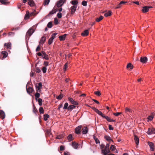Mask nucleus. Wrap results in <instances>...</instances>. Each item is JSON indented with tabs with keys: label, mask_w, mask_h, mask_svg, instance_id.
Instances as JSON below:
<instances>
[{
	"label": "nucleus",
	"mask_w": 155,
	"mask_h": 155,
	"mask_svg": "<svg viewBox=\"0 0 155 155\" xmlns=\"http://www.w3.org/2000/svg\"><path fill=\"white\" fill-rule=\"evenodd\" d=\"M2 54H3V58H4L7 57L8 55V53L5 51H3L2 52Z\"/></svg>",
	"instance_id": "obj_24"
},
{
	"label": "nucleus",
	"mask_w": 155,
	"mask_h": 155,
	"mask_svg": "<svg viewBox=\"0 0 155 155\" xmlns=\"http://www.w3.org/2000/svg\"><path fill=\"white\" fill-rule=\"evenodd\" d=\"M65 1V0H60L58 1L56 4V6H55L52 10H62V8L60 7Z\"/></svg>",
	"instance_id": "obj_1"
},
{
	"label": "nucleus",
	"mask_w": 155,
	"mask_h": 155,
	"mask_svg": "<svg viewBox=\"0 0 155 155\" xmlns=\"http://www.w3.org/2000/svg\"><path fill=\"white\" fill-rule=\"evenodd\" d=\"M50 1V0H44V3L45 5H48Z\"/></svg>",
	"instance_id": "obj_49"
},
{
	"label": "nucleus",
	"mask_w": 155,
	"mask_h": 155,
	"mask_svg": "<svg viewBox=\"0 0 155 155\" xmlns=\"http://www.w3.org/2000/svg\"><path fill=\"white\" fill-rule=\"evenodd\" d=\"M26 89L27 93L29 94L32 93L33 91V89L31 87H29L28 88H27L26 87Z\"/></svg>",
	"instance_id": "obj_16"
},
{
	"label": "nucleus",
	"mask_w": 155,
	"mask_h": 155,
	"mask_svg": "<svg viewBox=\"0 0 155 155\" xmlns=\"http://www.w3.org/2000/svg\"><path fill=\"white\" fill-rule=\"evenodd\" d=\"M154 115V113L153 112H152L151 113V115L147 117V121H151L153 118Z\"/></svg>",
	"instance_id": "obj_10"
},
{
	"label": "nucleus",
	"mask_w": 155,
	"mask_h": 155,
	"mask_svg": "<svg viewBox=\"0 0 155 155\" xmlns=\"http://www.w3.org/2000/svg\"><path fill=\"white\" fill-rule=\"evenodd\" d=\"M109 144L107 143L105 148L102 150V152L104 155H107V154L110 152L109 149Z\"/></svg>",
	"instance_id": "obj_2"
},
{
	"label": "nucleus",
	"mask_w": 155,
	"mask_h": 155,
	"mask_svg": "<svg viewBox=\"0 0 155 155\" xmlns=\"http://www.w3.org/2000/svg\"><path fill=\"white\" fill-rule=\"evenodd\" d=\"M42 70L43 73H45L47 71V68L46 67H44L42 68Z\"/></svg>",
	"instance_id": "obj_47"
},
{
	"label": "nucleus",
	"mask_w": 155,
	"mask_h": 155,
	"mask_svg": "<svg viewBox=\"0 0 155 155\" xmlns=\"http://www.w3.org/2000/svg\"><path fill=\"white\" fill-rule=\"evenodd\" d=\"M95 140V141L96 143L97 144L100 143V141L98 139H96V140Z\"/></svg>",
	"instance_id": "obj_63"
},
{
	"label": "nucleus",
	"mask_w": 155,
	"mask_h": 155,
	"mask_svg": "<svg viewBox=\"0 0 155 155\" xmlns=\"http://www.w3.org/2000/svg\"><path fill=\"white\" fill-rule=\"evenodd\" d=\"M68 103H65L64 104V106L63 109H68Z\"/></svg>",
	"instance_id": "obj_38"
},
{
	"label": "nucleus",
	"mask_w": 155,
	"mask_h": 155,
	"mask_svg": "<svg viewBox=\"0 0 155 155\" xmlns=\"http://www.w3.org/2000/svg\"><path fill=\"white\" fill-rule=\"evenodd\" d=\"M44 65L45 66V67H47L48 65V62L47 61H45L44 63Z\"/></svg>",
	"instance_id": "obj_54"
},
{
	"label": "nucleus",
	"mask_w": 155,
	"mask_h": 155,
	"mask_svg": "<svg viewBox=\"0 0 155 155\" xmlns=\"http://www.w3.org/2000/svg\"><path fill=\"white\" fill-rule=\"evenodd\" d=\"M58 23L59 22L58 19L57 18H54V24L56 25H57L58 24Z\"/></svg>",
	"instance_id": "obj_46"
},
{
	"label": "nucleus",
	"mask_w": 155,
	"mask_h": 155,
	"mask_svg": "<svg viewBox=\"0 0 155 155\" xmlns=\"http://www.w3.org/2000/svg\"><path fill=\"white\" fill-rule=\"evenodd\" d=\"M94 94L98 96H100L101 95V93L99 91H95L94 92Z\"/></svg>",
	"instance_id": "obj_42"
},
{
	"label": "nucleus",
	"mask_w": 155,
	"mask_h": 155,
	"mask_svg": "<svg viewBox=\"0 0 155 155\" xmlns=\"http://www.w3.org/2000/svg\"><path fill=\"white\" fill-rule=\"evenodd\" d=\"M68 99L69 101L71 103V104H73L74 105H78V103L77 101H74L73 98L69 97L68 98Z\"/></svg>",
	"instance_id": "obj_5"
},
{
	"label": "nucleus",
	"mask_w": 155,
	"mask_h": 155,
	"mask_svg": "<svg viewBox=\"0 0 155 155\" xmlns=\"http://www.w3.org/2000/svg\"><path fill=\"white\" fill-rule=\"evenodd\" d=\"M110 150L113 151L116 149V147L114 145H112L110 147Z\"/></svg>",
	"instance_id": "obj_44"
},
{
	"label": "nucleus",
	"mask_w": 155,
	"mask_h": 155,
	"mask_svg": "<svg viewBox=\"0 0 155 155\" xmlns=\"http://www.w3.org/2000/svg\"><path fill=\"white\" fill-rule=\"evenodd\" d=\"M41 72V70L39 68L37 67L36 68V72L37 73H39Z\"/></svg>",
	"instance_id": "obj_56"
},
{
	"label": "nucleus",
	"mask_w": 155,
	"mask_h": 155,
	"mask_svg": "<svg viewBox=\"0 0 155 155\" xmlns=\"http://www.w3.org/2000/svg\"><path fill=\"white\" fill-rule=\"evenodd\" d=\"M88 30H85L83 32L81 33V35L82 36H87L88 35Z\"/></svg>",
	"instance_id": "obj_23"
},
{
	"label": "nucleus",
	"mask_w": 155,
	"mask_h": 155,
	"mask_svg": "<svg viewBox=\"0 0 155 155\" xmlns=\"http://www.w3.org/2000/svg\"><path fill=\"white\" fill-rule=\"evenodd\" d=\"M28 3L31 6H33L34 5V3L33 1L29 0L28 2Z\"/></svg>",
	"instance_id": "obj_36"
},
{
	"label": "nucleus",
	"mask_w": 155,
	"mask_h": 155,
	"mask_svg": "<svg viewBox=\"0 0 155 155\" xmlns=\"http://www.w3.org/2000/svg\"><path fill=\"white\" fill-rule=\"evenodd\" d=\"M152 131L151 128H149L147 133L149 135H151L152 134Z\"/></svg>",
	"instance_id": "obj_43"
},
{
	"label": "nucleus",
	"mask_w": 155,
	"mask_h": 155,
	"mask_svg": "<svg viewBox=\"0 0 155 155\" xmlns=\"http://www.w3.org/2000/svg\"><path fill=\"white\" fill-rule=\"evenodd\" d=\"M68 63H66L64 65V67L63 68V70L64 71H66V70L67 68H68Z\"/></svg>",
	"instance_id": "obj_41"
},
{
	"label": "nucleus",
	"mask_w": 155,
	"mask_h": 155,
	"mask_svg": "<svg viewBox=\"0 0 155 155\" xmlns=\"http://www.w3.org/2000/svg\"><path fill=\"white\" fill-rule=\"evenodd\" d=\"M88 129L86 127H85L83 128L82 133L83 134H86L88 132Z\"/></svg>",
	"instance_id": "obj_13"
},
{
	"label": "nucleus",
	"mask_w": 155,
	"mask_h": 155,
	"mask_svg": "<svg viewBox=\"0 0 155 155\" xmlns=\"http://www.w3.org/2000/svg\"><path fill=\"white\" fill-rule=\"evenodd\" d=\"M62 137L63 136L62 135H58L56 137V138L57 139H61L62 138Z\"/></svg>",
	"instance_id": "obj_57"
},
{
	"label": "nucleus",
	"mask_w": 155,
	"mask_h": 155,
	"mask_svg": "<svg viewBox=\"0 0 155 155\" xmlns=\"http://www.w3.org/2000/svg\"><path fill=\"white\" fill-rule=\"evenodd\" d=\"M125 111L126 112H131V110L127 107H126L125 108Z\"/></svg>",
	"instance_id": "obj_51"
},
{
	"label": "nucleus",
	"mask_w": 155,
	"mask_h": 155,
	"mask_svg": "<svg viewBox=\"0 0 155 155\" xmlns=\"http://www.w3.org/2000/svg\"><path fill=\"white\" fill-rule=\"evenodd\" d=\"M42 87V83L41 82H39L38 83V85L37 86H36V90L37 91L38 90L40 91V89Z\"/></svg>",
	"instance_id": "obj_18"
},
{
	"label": "nucleus",
	"mask_w": 155,
	"mask_h": 155,
	"mask_svg": "<svg viewBox=\"0 0 155 155\" xmlns=\"http://www.w3.org/2000/svg\"><path fill=\"white\" fill-rule=\"evenodd\" d=\"M153 8L152 6H145L143 7V8L142 10H148L149 9L151 8Z\"/></svg>",
	"instance_id": "obj_34"
},
{
	"label": "nucleus",
	"mask_w": 155,
	"mask_h": 155,
	"mask_svg": "<svg viewBox=\"0 0 155 155\" xmlns=\"http://www.w3.org/2000/svg\"><path fill=\"white\" fill-rule=\"evenodd\" d=\"M134 140H135L136 144L138 145L139 143V139L138 137L136 135H134Z\"/></svg>",
	"instance_id": "obj_19"
},
{
	"label": "nucleus",
	"mask_w": 155,
	"mask_h": 155,
	"mask_svg": "<svg viewBox=\"0 0 155 155\" xmlns=\"http://www.w3.org/2000/svg\"><path fill=\"white\" fill-rule=\"evenodd\" d=\"M52 24L51 22H49L47 25V27L49 28H51L52 27Z\"/></svg>",
	"instance_id": "obj_39"
},
{
	"label": "nucleus",
	"mask_w": 155,
	"mask_h": 155,
	"mask_svg": "<svg viewBox=\"0 0 155 155\" xmlns=\"http://www.w3.org/2000/svg\"><path fill=\"white\" fill-rule=\"evenodd\" d=\"M68 139L69 141H71L73 140V137L71 134H70L68 136Z\"/></svg>",
	"instance_id": "obj_33"
},
{
	"label": "nucleus",
	"mask_w": 155,
	"mask_h": 155,
	"mask_svg": "<svg viewBox=\"0 0 155 155\" xmlns=\"http://www.w3.org/2000/svg\"><path fill=\"white\" fill-rule=\"evenodd\" d=\"M40 94L38 92L36 93L35 95V99H37L38 98H39L40 97Z\"/></svg>",
	"instance_id": "obj_45"
},
{
	"label": "nucleus",
	"mask_w": 155,
	"mask_h": 155,
	"mask_svg": "<svg viewBox=\"0 0 155 155\" xmlns=\"http://www.w3.org/2000/svg\"><path fill=\"white\" fill-rule=\"evenodd\" d=\"M147 143L150 147V150L152 151H154V148L153 143L152 142L149 141Z\"/></svg>",
	"instance_id": "obj_8"
},
{
	"label": "nucleus",
	"mask_w": 155,
	"mask_h": 155,
	"mask_svg": "<svg viewBox=\"0 0 155 155\" xmlns=\"http://www.w3.org/2000/svg\"><path fill=\"white\" fill-rule=\"evenodd\" d=\"M121 113H122L121 112H117L116 113H114L113 114L115 116H118Z\"/></svg>",
	"instance_id": "obj_55"
},
{
	"label": "nucleus",
	"mask_w": 155,
	"mask_h": 155,
	"mask_svg": "<svg viewBox=\"0 0 155 155\" xmlns=\"http://www.w3.org/2000/svg\"><path fill=\"white\" fill-rule=\"evenodd\" d=\"M38 104L40 106H41L42 104V100L41 98H38Z\"/></svg>",
	"instance_id": "obj_37"
},
{
	"label": "nucleus",
	"mask_w": 155,
	"mask_h": 155,
	"mask_svg": "<svg viewBox=\"0 0 155 155\" xmlns=\"http://www.w3.org/2000/svg\"><path fill=\"white\" fill-rule=\"evenodd\" d=\"M81 126L79 125L76 127L75 130V133L77 134H79L81 132Z\"/></svg>",
	"instance_id": "obj_6"
},
{
	"label": "nucleus",
	"mask_w": 155,
	"mask_h": 155,
	"mask_svg": "<svg viewBox=\"0 0 155 155\" xmlns=\"http://www.w3.org/2000/svg\"><path fill=\"white\" fill-rule=\"evenodd\" d=\"M112 12L110 10H108V11L106 12L104 14V15L105 17H107L108 16H110L111 15Z\"/></svg>",
	"instance_id": "obj_21"
},
{
	"label": "nucleus",
	"mask_w": 155,
	"mask_h": 155,
	"mask_svg": "<svg viewBox=\"0 0 155 155\" xmlns=\"http://www.w3.org/2000/svg\"><path fill=\"white\" fill-rule=\"evenodd\" d=\"M140 61L141 62L145 63L147 61V58L146 57H141L140 58Z\"/></svg>",
	"instance_id": "obj_9"
},
{
	"label": "nucleus",
	"mask_w": 155,
	"mask_h": 155,
	"mask_svg": "<svg viewBox=\"0 0 155 155\" xmlns=\"http://www.w3.org/2000/svg\"><path fill=\"white\" fill-rule=\"evenodd\" d=\"M6 46L7 48L11 49V44L10 43H5L4 44V46Z\"/></svg>",
	"instance_id": "obj_25"
},
{
	"label": "nucleus",
	"mask_w": 155,
	"mask_h": 155,
	"mask_svg": "<svg viewBox=\"0 0 155 155\" xmlns=\"http://www.w3.org/2000/svg\"><path fill=\"white\" fill-rule=\"evenodd\" d=\"M5 117V114L4 112L2 110H0V117L2 119H4Z\"/></svg>",
	"instance_id": "obj_11"
},
{
	"label": "nucleus",
	"mask_w": 155,
	"mask_h": 155,
	"mask_svg": "<svg viewBox=\"0 0 155 155\" xmlns=\"http://www.w3.org/2000/svg\"><path fill=\"white\" fill-rule=\"evenodd\" d=\"M133 65H132L130 63H128L127 66V68H130L131 69H132L133 68Z\"/></svg>",
	"instance_id": "obj_31"
},
{
	"label": "nucleus",
	"mask_w": 155,
	"mask_h": 155,
	"mask_svg": "<svg viewBox=\"0 0 155 155\" xmlns=\"http://www.w3.org/2000/svg\"><path fill=\"white\" fill-rule=\"evenodd\" d=\"M56 12V10H51L50 12L46 16L47 18L50 17L52 15Z\"/></svg>",
	"instance_id": "obj_12"
},
{
	"label": "nucleus",
	"mask_w": 155,
	"mask_h": 155,
	"mask_svg": "<svg viewBox=\"0 0 155 155\" xmlns=\"http://www.w3.org/2000/svg\"><path fill=\"white\" fill-rule=\"evenodd\" d=\"M39 111L40 114L44 113V111L43 108L42 107H40L39 109Z\"/></svg>",
	"instance_id": "obj_48"
},
{
	"label": "nucleus",
	"mask_w": 155,
	"mask_h": 155,
	"mask_svg": "<svg viewBox=\"0 0 155 155\" xmlns=\"http://www.w3.org/2000/svg\"><path fill=\"white\" fill-rule=\"evenodd\" d=\"M77 5H73L71 7V10H76Z\"/></svg>",
	"instance_id": "obj_52"
},
{
	"label": "nucleus",
	"mask_w": 155,
	"mask_h": 155,
	"mask_svg": "<svg viewBox=\"0 0 155 155\" xmlns=\"http://www.w3.org/2000/svg\"><path fill=\"white\" fill-rule=\"evenodd\" d=\"M60 150H64V147L63 146H61L60 147Z\"/></svg>",
	"instance_id": "obj_59"
},
{
	"label": "nucleus",
	"mask_w": 155,
	"mask_h": 155,
	"mask_svg": "<svg viewBox=\"0 0 155 155\" xmlns=\"http://www.w3.org/2000/svg\"><path fill=\"white\" fill-rule=\"evenodd\" d=\"M72 147L75 149L78 148V143H76L75 142H73L72 143Z\"/></svg>",
	"instance_id": "obj_15"
},
{
	"label": "nucleus",
	"mask_w": 155,
	"mask_h": 155,
	"mask_svg": "<svg viewBox=\"0 0 155 155\" xmlns=\"http://www.w3.org/2000/svg\"><path fill=\"white\" fill-rule=\"evenodd\" d=\"M14 35V33L12 32H10L8 33L9 36H13Z\"/></svg>",
	"instance_id": "obj_60"
},
{
	"label": "nucleus",
	"mask_w": 155,
	"mask_h": 155,
	"mask_svg": "<svg viewBox=\"0 0 155 155\" xmlns=\"http://www.w3.org/2000/svg\"><path fill=\"white\" fill-rule=\"evenodd\" d=\"M71 2L73 5H77L78 4V2L76 0H72L71 1Z\"/></svg>",
	"instance_id": "obj_32"
},
{
	"label": "nucleus",
	"mask_w": 155,
	"mask_h": 155,
	"mask_svg": "<svg viewBox=\"0 0 155 155\" xmlns=\"http://www.w3.org/2000/svg\"><path fill=\"white\" fill-rule=\"evenodd\" d=\"M57 17L59 18H61L62 17V14L61 13L59 12H58L57 15Z\"/></svg>",
	"instance_id": "obj_50"
},
{
	"label": "nucleus",
	"mask_w": 155,
	"mask_h": 155,
	"mask_svg": "<svg viewBox=\"0 0 155 155\" xmlns=\"http://www.w3.org/2000/svg\"><path fill=\"white\" fill-rule=\"evenodd\" d=\"M92 101L95 102L96 104H100L99 102L96 100L93 99Z\"/></svg>",
	"instance_id": "obj_61"
},
{
	"label": "nucleus",
	"mask_w": 155,
	"mask_h": 155,
	"mask_svg": "<svg viewBox=\"0 0 155 155\" xmlns=\"http://www.w3.org/2000/svg\"><path fill=\"white\" fill-rule=\"evenodd\" d=\"M87 1H83L82 2V5L84 6H86L87 5Z\"/></svg>",
	"instance_id": "obj_53"
},
{
	"label": "nucleus",
	"mask_w": 155,
	"mask_h": 155,
	"mask_svg": "<svg viewBox=\"0 0 155 155\" xmlns=\"http://www.w3.org/2000/svg\"><path fill=\"white\" fill-rule=\"evenodd\" d=\"M91 108L99 115H101L102 117H104L105 115L103 114L102 112L99 111L98 109L94 107H91Z\"/></svg>",
	"instance_id": "obj_3"
},
{
	"label": "nucleus",
	"mask_w": 155,
	"mask_h": 155,
	"mask_svg": "<svg viewBox=\"0 0 155 155\" xmlns=\"http://www.w3.org/2000/svg\"><path fill=\"white\" fill-rule=\"evenodd\" d=\"M103 16H101L99 18H97L95 19V21L96 22H99L103 19Z\"/></svg>",
	"instance_id": "obj_26"
},
{
	"label": "nucleus",
	"mask_w": 155,
	"mask_h": 155,
	"mask_svg": "<svg viewBox=\"0 0 155 155\" xmlns=\"http://www.w3.org/2000/svg\"><path fill=\"white\" fill-rule=\"evenodd\" d=\"M54 39V38L51 36L48 40V44L50 45H51Z\"/></svg>",
	"instance_id": "obj_28"
},
{
	"label": "nucleus",
	"mask_w": 155,
	"mask_h": 155,
	"mask_svg": "<svg viewBox=\"0 0 155 155\" xmlns=\"http://www.w3.org/2000/svg\"><path fill=\"white\" fill-rule=\"evenodd\" d=\"M0 2L2 4H6L8 2L7 0H0Z\"/></svg>",
	"instance_id": "obj_35"
},
{
	"label": "nucleus",
	"mask_w": 155,
	"mask_h": 155,
	"mask_svg": "<svg viewBox=\"0 0 155 155\" xmlns=\"http://www.w3.org/2000/svg\"><path fill=\"white\" fill-rule=\"evenodd\" d=\"M105 139L107 141H111L112 142H113V141L112 140L111 138L110 137L107 136L105 135L104 137Z\"/></svg>",
	"instance_id": "obj_22"
},
{
	"label": "nucleus",
	"mask_w": 155,
	"mask_h": 155,
	"mask_svg": "<svg viewBox=\"0 0 155 155\" xmlns=\"http://www.w3.org/2000/svg\"><path fill=\"white\" fill-rule=\"evenodd\" d=\"M35 14V13L34 12H31L30 13V14L28 11H27L26 12V14L25 15V19H27L28 18H29V15L30 16H32L33 15H34Z\"/></svg>",
	"instance_id": "obj_4"
},
{
	"label": "nucleus",
	"mask_w": 155,
	"mask_h": 155,
	"mask_svg": "<svg viewBox=\"0 0 155 155\" xmlns=\"http://www.w3.org/2000/svg\"><path fill=\"white\" fill-rule=\"evenodd\" d=\"M110 122H114L115 121V120L110 118L109 117L107 116H105L104 118Z\"/></svg>",
	"instance_id": "obj_14"
},
{
	"label": "nucleus",
	"mask_w": 155,
	"mask_h": 155,
	"mask_svg": "<svg viewBox=\"0 0 155 155\" xmlns=\"http://www.w3.org/2000/svg\"><path fill=\"white\" fill-rule=\"evenodd\" d=\"M42 53L43 55V58L45 59L46 60H48L49 59V58L48 55H47L44 51H42Z\"/></svg>",
	"instance_id": "obj_17"
},
{
	"label": "nucleus",
	"mask_w": 155,
	"mask_h": 155,
	"mask_svg": "<svg viewBox=\"0 0 155 155\" xmlns=\"http://www.w3.org/2000/svg\"><path fill=\"white\" fill-rule=\"evenodd\" d=\"M49 117V116L47 114H44L43 116L44 119L45 121H46Z\"/></svg>",
	"instance_id": "obj_29"
},
{
	"label": "nucleus",
	"mask_w": 155,
	"mask_h": 155,
	"mask_svg": "<svg viewBox=\"0 0 155 155\" xmlns=\"http://www.w3.org/2000/svg\"><path fill=\"white\" fill-rule=\"evenodd\" d=\"M57 34L56 33H54L51 35V36L53 38H54L55 36L56 35H57Z\"/></svg>",
	"instance_id": "obj_62"
},
{
	"label": "nucleus",
	"mask_w": 155,
	"mask_h": 155,
	"mask_svg": "<svg viewBox=\"0 0 155 155\" xmlns=\"http://www.w3.org/2000/svg\"><path fill=\"white\" fill-rule=\"evenodd\" d=\"M151 129L152 130V134H155V129L151 128Z\"/></svg>",
	"instance_id": "obj_64"
},
{
	"label": "nucleus",
	"mask_w": 155,
	"mask_h": 155,
	"mask_svg": "<svg viewBox=\"0 0 155 155\" xmlns=\"http://www.w3.org/2000/svg\"><path fill=\"white\" fill-rule=\"evenodd\" d=\"M63 97V95L61 93L57 97V98L58 100H61L62 98V97Z\"/></svg>",
	"instance_id": "obj_40"
},
{
	"label": "nucleus",
	"mask_w": 155,
	"mask_h": 155,
	"mask_svg": "<svg viewBox=\"0 0 155 155\" xmlns=\"http://www.w3.org/2000/svg\"><path fill=\"white\" fill-rule=\"evenodd\" d=\"M66 35H67L66 34H64V35H63L60 36L59 37L60 40L61 41H63V40H64L65 39V38L66 37Z\"/></svg>",
	"instance_id": "obj_20"
},
{
	"label": "nucleus",
	"mask_w": 155,
	"mask_h": 155,
	"mask_svg": "<svg viewBox=\"0 0 155 155\" xmlns=\"http://www.w3.org/2000/svg\"><path fill=\"white\" fill-rule=\"evenodd\" d=\"M46 40V38L45 37H42L40 41V43H42V44L44 43Z\"/></svg>",
	"instance_id": "obj_30"
},
{
	"label": "nucleus",
	"mask_w": 155,
	"mask_h": 155,
	"mask_svg": "<svg viewBox=\"0 0 155 155\" xmlns=\"http://www.w3.org/2000/svg\"><path fill=\"white\" fill-rule=\"evenodd\" d=\"M108 127L109 129L110 130H113L114 129L113 127H112V126L111 125H109Z\"/></svg>",
	"instance_id": "obj_58"
},
{
	"label": "nucleus",
	"mask_w": 155,
	"mask_h": 155,
	"mask_svg": "<svg viewBox=\"0 0 155 155\" xmlns=\"http://www.w3.org/2000/svg\"><path fill=\"white\" fill-rule=\"evenodd\" d=\"M35 30L34 29L32 28L29 29L27 31L26 36H27L28 35H29V36H31L33 33L34 32Z\"/></svg>",
	"instance_id": "obj_7"
},
{
	"label": "nucleus",
	"mask_w": 155,
	"mask_h": 155,
	"mask_svg": "<svg viewBox=\"0 0 155 155\" xmlns=\"http://www.w3.org/2000/svg\"><path fill=\"white\" fill-rule=\"evenodd\" d=\"M75 107V106L74 105H70L68 107V110H72Z\"/></svg>",
	"instance_id": "obj_27"
}]
</instances>
